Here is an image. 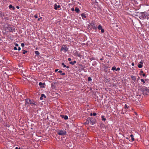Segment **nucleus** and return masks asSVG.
<instances>
[{
	"instance_id": "1",
	"label": "nucleus",
	"mask_w": 149,
	"mask_h": 149,
	"mask_svg": "<svg viewBox=\"0 0 149 149\" xmlns=\"http://www.w3.org/2000/svg\"><path fill=\"white\" fill-rule=\"evenodd\" d=\"M96 121V120L94 118L89 117L87 119L85 124H90L93 125L95 123Z\"/></svg>"
},
{
	"instance_id": "2",
	"label": "nucleus",
	"mask_w": 149,
	"mask_h": 149,
	"mask_svg": "<svg viewBox=\"0 0 149 149\" xmlns=\"http://www.w3.org/2000/svg\"><path fill=\"white\" fill-rule=\"evenodd\" d=\"M141 91H142L143 95H147L149 93V89L146 87L141 88Z\"/></svg>"
},
{
	"instance_id": "3",
	"label": "nucleus",
	"mask_w": 149,
	"mask_h": 149,
	"mask_svg": "<svg viewBox=\"0 0 149 149\" xmlns=\"http://www.w3.org/2000/svg\"><path fill=\"white\" fill-rule=\"evenodd\" d=\"M32 101L31 100L26 99L25 101V105H26L27 107L30 105Z\"/></svg>"
},
{
	"instance_id": "4",
	"label": "nucleus",
	"mask_w": 149,
	"mask_h": 149,
	"mask_svg": "<svg viewBox=\"0 0 149 149\" xmlns=\"http://www.w3.org/2000/svg\"><path fill=\"white\" fill-rule=\"evenodd\" d=\"M57 133L58 135L62 136L65 135L66 134V131L63 130H59Z\"/></svg>"
},
{
	"instance_id": "5",
	"label": "nucleus",
	"mask_w": 149,
	"mask_h": 149,
	"mask_svg": "<svg viewBox=\"0 0 149 149\" xmlns=\"http://www.w3.org/2000/svg\"><path fill=\"white\" fill-rule=\"evenodd\" d=\"M7 30L8 31L13 32L15 31V29L14 27H11L10 26H8L7 28Z\"/></svg>"
},
{
	"instance_id": "6",
	"label": "nucleus",
	"mask_w": 149,
	"mask_h": 149,
	"mask_svg": "<svg viewBox=\"0 0 149 149\" xmlns=\"http://www.w3.org/2000/svg\"><path fill=\"white\" fill-rule=\"evenodd\" d=\"M61 51H64L65 52H67L68 51V48L66 47L65 45H63L61 49Z\"/></svg>"
},
{
	"instance_id": "7",
	"label": "nucleus",
	"mask_w": 149,
	"mask_h": 149,
	"mask_svg": "<svg viewBox=\"0 0 149 149\" xmlns=\"http://www.w3.org/2000/svg\"><path fill=\"white\" fill-rule=\"evenodd\" d=\"M90 26L91 28L96 30L97 29V26L95 25V23L93 22L91 23Z\"/></svg>"
},
{
	"instance_id": "8",
	"label": "nucleus",
	"mask_w": 149,
	"mask_h": 149,
	"mask_svg": "<svg viewBox=\"0 0 149 149\" xmlns=\"http://www.w3.org/2000/svg\"><path fill=\"white\" fill-rule=\"evenodd\" d=\"M54 9L55 10H58V8H59L61 7L60 5H57L56 4H55L54 5Z\"/></svg>"
},
{
	"instance_id": "9",
	"label": "nucleus",
	"mask_w": 149,
	"mask_h": 149,
	"mask_svg": "<svg viewBox=\"0 0 149 149\" xmlns=\"http://www.w3.org/2000/svg\"><path fill=\"white\" fill-rule=\"evenodd\" d=\"M9 8L11 10H14L15 9V8L12 5H10L9 6Z\"/></svg>"
},
{
	"instance_id": "10",
	"label": "nucleus",
	"mask_w": 149,
	"mask_h": 149,
	"mask_svg": "<svg viewBox=\"0 0 149 149\" xmlns=\"http://www.w3.org/2000/svg\"><path fill=\"white\" fill-rule=\"evenodd\" d=\"M124 108L125 109H127V111L128 110H130L129 106H128L127 104H125L124 106Z\"/></svg>"
},
{
	"instance_id": "11",
	"label": "nucleus",
	"mask_w": 149,
	"mask_h": 149,
	"mask_svg": "<svg viewBox=\"0 0 149 149\" xmlns=\"http://www.w3.org/2000/svg\"><path fill=\"white\" fill-rule=\"evenodd\" d=\"M81 15L83 19H84V18H86V15L84 13H82L81 14Z\"/></svg>"
},
{
	"instance_id": "12",
	"label": "nucleus",
	"mask_w": 149,
	"mask_h": 149,
	"mask_svg": "<svg viewBox=\"0 0 149 149\" xmlns=\"http://www.w3.org/2000/svg\"><path fill=\"white\" fill-rule=\"evenodd\" d=\"M131 77L132 79V80L134 81H136V78L135 76H134L133 75H131Z\"/></svg>"
},
{
	"instance_id": "13",
	"label": "nucleus",
	"mask_w": 149,
	"mask_h": 149,
	"mask_svg": "<svg viewBox=\"0 0 149 149\" xmlns=\"http://www.w3.org/2000/svg\"><path fill=\"white\" fill-rule=\"evenodd\" d=\"M32 106L33 108H35L36 106V104L35 103L33 102H32L31 104L30 105Z\"/></svg>"
},
{
	"instance_id": "14",
	"label": "nucleus",
	"mask_w": 149,
	"mask_h": 149,
	"mask_svg": "<svg viewBox=\"0 0 149 149\" xmlns=\"http://www.w3.org/2000/svg\"><path fill=\"white\" fill-rule=\"evenodd\" d=\"M43 97L46 98V96L44 94H42L41 95V96L40 97V100H42L43 99Z\"/></svg>"
},
{
	"instance_id": "15",
	"label": "nucleus",
	"mask_w": 149,
	"mask_h": 149,
	"mask_svg": "<svg viewBox=\"0 0 149 149\" xmlns=\"http://www.w3.org/2000/svg\"><path fill=\"white\" fill-rule=\"evenodd\" d=\"M75 11L77 13H78L79 11H80V10H79V8H77V7H76L75 8Z\"/></svg>"
},
{
	"instance_id": "16",
	"label": "nucleus",
	"mask_w": 149,
	"mask_h": 149,
	"mask_svg": "<svg viewBox=\"0 0 149 149\" xmlns=\"http://www.w3.org/2000/svg\"><path fill=\"white\" fill-rule=\"evenodd\" d=\"M76 63V61H74L73 62L70 61L69 63L70 64L73 65Z\"/></svg>"
},
{
	"instance_id": "17",
	"label": "nucleus",
	"mask_w": 149,
	"mask_h": 149,
	"mask_svg": "<svg viewBox=\"0 0 149 149\" xmlns=\"http://www.w3.org/2000/svg\"><path fill=\"white\" fill-rule=\"evenodd\" d=\"M105 116H101L102 120L105 121L106 120V118L104 117Z\"/></svg>"
},
{
	"instance_id": "18",
	"label": "nucleus",
	"mask_w": 149,
	"mask_h": 149,
	"mask_svg": "<svg viewBox=\"0 0 149 149\" xmlns=\"http://www.w3.org/2000/svg\"><path fill=\"white\" fill-rule=\"evenodd\" d=\"M130 137L131 138V139L132 140V141H134V136H133V135L131 134L130 135Z\"/></svg>"
},
{
	"instance_id": "19",
	"label": "nucleus",
	"mask_w": 149,
	"mask_h": 149,
	"mask_svg": "<svg viewBox=\"0 0 149 149\" xmlns=\"http://www.w3.org/2000/svg\"><path fill=\"white\" fill-rule=\"evenodd\" d=\"M97 28L99 30H101L102 29V27L101 25H99L98 26Z\"/></svg>"
},
{
	"instance_id": "20",
	"label": "nucleus",
	"mask_w": 149,
	"mask_h": 149,
	"mask_svg": "<svg viewBox=\"0 0 149 149\" xmlns=\"http://www.w3.org/2000/svg\"><path fill=\"white\" fill-rule=\"evenodd\" d=\"M143 65L141 64H139L138 65V66L139 68H142L143 67Z\"/></svg>"
},
{
	"instance_id": "21",
	"label": "nucleus",
	"mask_w": 149,
	"mask_h": 149,
	"mask_svg": "<svg viewBox=\"0 0 149 149\" xmlns=\"http://www.w3.org/2000/svg\"><path fill=\"white\" fill-rule=\"evenodd\" d=\"M35 54L37 55H39L40 54L39 52L37 51H36L35 52Z\"/></svg>"
},
{
	"instance_id": "22",
	"label": "nucleus",
	"mask_w": 149,
	"mask_h": 149,
	"mask_svg": "<svg viewBox=\"0 0 149 149\" xmlns=\"http://www.w3.org/2000/svg\"><path fill=\"white\" fill-rule=\"evenodd\" d=\"M45 83H42L41 82H40L39 84V85L41 87H43L42 86V84H44Z\"/></svg>"
},
{
	"instance_id": "23",
	"label": "nucleus",
	"mask_w": 149,
	"mask_h": 149,
	"mask_svg": "<svg viewBox=\"0 0 149 149\" xmlns=\"http://www.w3.org/2000/svg\"><path fill=\"white\" fill-rule=\"evenodd\" d=\"M64 119L65 120L68 119V116L66 115L64 117Z\"/></svg>"
},
{
	"instance_id": "24",
	"label": "nucleus",
	"mask_w": 149,
	"mask_h": 149,
	"mask_svg": "<svg viewBox=\"0 0 149 149\" xmlns=\"http://www.w3.org/2000/svg\"><path fill=\"white\" fill-rule=\"evenodd\" d=\"M116 67H115V66L113 67L111 69V70H116Z\"/></svg>"
},
{
	"instance_id": "25",
	"label": "nucleus",
	"mask_w": 149,
	"mask_h": 149,
	"mask_svg": "<svg viewBox=\"0 0 149 149\" xmlns=\"http://www.w3.org/2000/svg\"><path fill=\"white\" fill-rule=\"evenodd\" d=\"M61 65L63 66V67L64 68H65L66 67V65H65L64 64V63H61Z\"/></svg>"
},
{
	"instance_id": "26",
	"label": "nucleus",
	"mask_w": 149,
	"mask_h": 149,
	"mask_svg": "<svg viewBox=\"0 0 149 149\" xmlns=\"http://www.w3.org/2000/svg\"><path fill=\"white\" fill-rule=\"evenodd\" d=\"M141 81L143 83V84H144L145 83V81H144V79H141Z\"/></svg>"
},
{
	"instance_id": "27",
	"label": "nucleus",
	"mask_w": 149,
	"mask_h": 149,
	"mask_svg": "<svg viewBox=\"0 0 149 149\" xmlns=\"http://www.w3.org/2000/svg\"><path fill=\"white\" fill-rule=\"evenodd\" d=\"M101 30V33H104V30L103 29H102Z\"/></svg>"
},
{
	"instance_id": "28",
	"label": "nucleus",
	"mask_w": 149,
	"mask_h": 149,
	"mask_svg": "<svg viewBox=\"0 0 149 149\" xmlns=\"http://www.w3.org/2000/svg\"><path fill=\"white\" fill-rule=\"evenodd\" d=\"M88 81H90L92 80V79L90 77H88Z\"/></svg>"
},
{
	"instance_id": "29",
	"label": "nucleus",
	"mask_w": 149,
	"mask_h": 149,
	"mask_svg": "<svg viewBox=\"0 0 149 149\" xmlns=\"http://www.w3.org/2000/svg\"><path fill=\"white\" fill-rule=\"evenodd\" d=\"M23 54H25L27 52V51H25V50H23Z\"/></svg>"
},
{
	"instance_id": "30",
	"label": "nucleus",
	"mask_w": 149,
	"mask_h": 149,
	"mask_svg": "<svg viewBox=\"0 0 149 149\" xmlns=\"http://www.w3.org/2000/svg\"><path fill=\"white\" fill-rule=\"evenodd\" d=\"M92 115H93V116H95L97 115V114L95 113H92Z\"/></svg>"
},
{
	"instance_id": "31",
	"label": "nucleus",
	"mask_w": 149,
	"mask_h": 149,
	"mask_svg": "<svg viewBox=\"0 0 149 149\" xmlns=\"http://www.w3.org/2000/svg\"><path fill=\"white\" fill-rule=\"evenodd\" d=\"M21 45L22 47H24V43H22Z\"/></svg>"
},
{
	"instance_id": "32",
	"label": "nucleus",
	"mask_w": 149,
	"mask_h": 149,
	"mask_svg": "<svg viewBox=\"0 0 149 149\" xmlns=\"http://www.w3.org/2000/svg\"><path fill=\"white\" fill-rule=\"evenodd\" d=\"M34 17L36 18H38V15H35L34 16Z\"/></svg>"
},
{
	"instance_id": "33",
	"label": "nucleus",
	"mask_w": 149,
	"mask_h": 149,
	"mask_svg": "<svg viewBox=\"0 0 149 149\" xmlns=\"http://www.w3.org/2000/svg\"><path fill=\"white\" fill-rule=\"evenodd\" d=\"M120 70V68H118L117 69H116V71H119Z\"/></svg>"
},
{
	"instance_id": "34",
	"label": "nucleus",
	"mask_w": 149,
	"mask_h": 149,
	"mask_svg": "<svg viewBox=\"0 0 149 149\" xmlns=\"http://www.w3.org/2000/svg\"><path fill=\"white\" fill-rule=\"evenodd\" d=\"M68 60L69 61H71V59L70 58H68Z\"/></svg>"
},
{
	"instance_id": "35",
	"label": "nucleus",
	"mask_w": 149,
	"mask_h": 149,
	"mask_svg": "<svg viewBox=\"0 0 149 149\" xmlns=\"http://www.w3.org/2000/svg\"><path fill=\"white\" fill-rule=\"evenodd\" d=\"M71 10L72 11H74V8H72L71 9Z\"/></svg>"
},
{
	"instance_id": "36",
	"label": "nucleus",
	"mask_w": 149,
	"mask_h": 149,
	"mask_svg": "<svg viewBox=\"0 0 149 149\" xmlns=\"http://www.w3.org/2000/svg\"><path fill=\"white\" fill-rule=\"evenodd\" d=\"M14 49L15 50H17V48L16 47H14Z\"/></svg>"
},
{
	"instance_id": "37",
	"label": "nucleus",
	"mask_w": 149,
	"mask_h": 149,
	"mask_svg": "<svg viewBox=\"0 0 149 149\" xmlns=\"http://www.w3.org/2000/svg\"><path fill=\"white\" fill-rule=\"evenodd\" d=\"M15 149H21L20 147L18 148V147H16L15 148Z\"/></svg>"
},
{
	"instance_id": "38",
	"label": "nucleus",
	"mask_w": 149,
	"mask_h": 149,
	"mask_svg": "<svg viewBox=\"0 0 149 149\" xmlns=\"http://www.w3.org/2000/svg\"><path fill=\"white\" fill-rule=\"evenodd\" d=\"M61 74L62 75H65V73H62Z\"/></svg>"
},
{
	"instance_id": "39",
	"label": "nucleus",
	"mask_w": 149,
	"mask_h": 149,
	"mask_svg": "<svg viewBox=\"0 0 149 149\" xmlns=\"http://www.w3.org/2000/svg\"><path fill=\"white\" fill-rule=\"evenodd\" d=\"M145 15V14L144 13H142V16H144Z\"/></svg>"
},
{
	"instance_id": "40",
	"label": "nucleus",
	"mask_w": 149,
	"mask_h": 149,
	"mask_svg": "<svg viewBox=\"0 0 149 149\" xmlns=\"http://www.w3.org/2000/svg\"><path fill=\"white\" fill-rule=\"evenodd\" d=\"M42 19V17H40V18H39L38 19V21H40V20L41 19Z\"/></svg>"
},
{
	"instance_id": "41",
	"label": "nucleus",
	"mask_w": 149,
	"mask_h": 149,
	"mask_svg": "<svg viewBox=\"0 0 149 149\" xmlns=\"http://www.w3.org/2000/svg\"><path fill=\"white\" fill-rule=\"evenodd\" d=\"M15 45L16 46H18L19 45L17 43H16L15 44Z\"/></svg>"
},
{
	"instance_id": "42",
	"label": "nucleus",
	"mask_w": 149,
	"mask_h": 149,
	"mask_svg": "<svg viewBox=\"0 0 149 149\" xmlns=\"http://www.w3.org/2000/svg\"><path fill=\"white\" fill-rule=\"evenodd\" d=\"M132 66H134V63H132L131 64Z\"/></svg>"
},
{
	"instance_id": "43",
	"label": "nucleus",
	"mask_w": 149,
	"mask_h": 149,
	"mask_svg": "<svg viewBox=\"0 0 149 149\" xmlns=\"http://www.w3.org/2000/svg\"><path fill=\"white\" fill-rule=\"evenodd\" d=\"M21 50V48L20 47H18V50L19 51Z\"/></svg>"
},
{
	"instance_id": "44",
	"label": "nucleus",
	"mask_w": 149,
	"mask_h": 149,
	"mask_svg": "<svg viewBox=\"0 0 149 149\" xmlns=\"http://www.w3.org/2000/svg\"><path fill=\"white\" fill-rule=\"evenodd\" d=\"M16 8L17 9H19V6H16Z\"/></svg>"
},
{
	"instance_id": "45",
	"label": "nucleus",
	"mask_w": 149,
	"mask_h": 149,
	"mask_svg": "<svg viewBox=\"0 0 149 149\" xmlns=\"http://www.w3.org/2000/svg\"><path fill=\"white\" fill-rule=\"evenodd\" d=\"M58 72L59 73H61L62 72V71L61 70H59V71H58Z\"/></svg>"
},
{
	"instance_id": "46",
	"label": "nucleus",
	"mask_w": 149,
	"mask_h": 149,
	"mask_svg": "<svg viewBox=\"0 0 149 149\" xmlns=\"http://www.w3.org/2000/svg\"><path fill=\"white\" fill-rule=\"evenodd\" d=\"M142 75L143 77H144L145 76V74L144 73H143L142 74Z\"/></svg>"
},
{
	"instance_id": "47",
	"label": "nucleus",
	"mask_w": 149,
	"mask_h": 149,
	"mask_svg": "<svg viewBox=\"0 0 149 149\" xmlns=\"http://www.w3.org/2000/svg\"><path fill=\"white\" fill-rule=\"evenodd\" d=\"M140 72L141 73H143V70H141L140 71Z\"/></svg>"
},
{
	"instance_id": "48",
	"label": "nucleus",
	"mask_w": 149,
	"mask_h": 149,
	"mask_svg": "<svg viewBox=\"0 0 149 149\" xmlns=\"http://www.w3.org/2000/svg\"><path fill=\"white\" fill-rule=\"evenodd\" d=\"M125 138L126 139H129V138H130L127 137H125Z\"/></svg>"
},
{
	"instance_id": "49",
	"label": "nucleus",
	"mask_w": 149,
	"mask_h": 149,
	"mask_svg": "<svg viewBox=\"0 0 149 149\" xmlns=\"http://www.w3.org/2000/svg\"><path fill=\"white\" fill-rule=\"evenodd\" d=\"M58 70V69H56L55 70V71L56 72H57Z\"/></svg>"
},
{
	"instance_id": "50",
	"label": "nucleus",
	"mask_w": 149,
	"mask_h": 149,
	"mask_svg": "<svg viewBox=\"0 0 149 149\" xmlns=\"http://www.w3.org/2000/svg\"><path fill=\"white\" fill-rule=\"evenodd\" d=\"M139 63H141L140 64H143V63H142V62L141 61Z\"/></svg>"
},
{
	"instance_id": "51",
	"label": "nucleus",
	"mask_w": 149,
	"mask_h": 149,
	"mask_svg": "<svg viewBox=\"0 0 149 149\" xmlns=\"http://www.w3.org/2000/svg\"><path fill=\"white\" fill-rule=\"evenodd\" d=\"M66 67L67 68H69V66H66Z\"/></svg>"
},
{
	"instance_id": "52",
	"label": "nucleus",
	"mask_w": 149,
	"mask_h": 149,
	"mask_svg": "<svg viewBox=\"0 0 149 149\" xmlns=\"http://www.w3.org/2000/svg\"><path fill=\"white\" fill-rule=\"evenodd\" d=\"M139 23H140V24H142V23L141 22V21H140V20H139Z\"/></svg>"
},
{
	"instance_id": "53",
	"label": "nucleus",
	"mask_w": 149,
	"mask_h": 149,
	"mask_svg": "<svg viewBox=\"0 0 149 149\" xmlns=\"http://www.w3.org/2000/svg\"><path fill=\"white\" fill-rule=\"evenodd\" d=\"M92 113H90V116H93V115H92Z\"/></svg>"
},
{
	"instance_id": "54",
	"label": "nucleus",
	"mask_w": 149,
	"mask_h": 149,
	"mask_svg": "<svg viewBox=\"0 0 149 149\" xmlns=\"http://www.w3.org/2000/svg\"><path fill=\"white\" fill-rule=\"evenodd\" d=\"M134 113H135V114L136 115H137V113H136V112H134Z\"/></svg>"
},
{
	"instance_id": "55",
	"label": "nucleus",
	"mask_w": 149,
	"mask_h": 149,
	"mask_svg": "<svg viewBox=\"0 0 149 149\" xmlns=\"http://www.w3.org/2000/svg\"><path fill=\"white\" fill-rule=\"evenodd\" d=\"M139 77L137 79V80H139Z\"/></svg>"
},
{
	"instance_id": "56",
	"label": "nucleus",
	"mask_w": 149,
	"mask_h": 149,
	"mask_svg": "<svg viewBox=\"0 0 149 149\" xmlns=\"http://www.w3.org/2000/svg\"><path fill=\"white\" fill-rule=\"evenodd\" d=\"M100 59V60H102L103 59L102 58H101Z\"/></svg>"
},
{
	"instance_id": "57",
	"label": "nucleus",
	"mask_w": 149,
	"mask_h": 149,
	"mask_svg": "<svg viewBox=\"0 0 149 149\" xmlns=\"http://www.w3.org/2000/svg\"><path fill=\"white\" fill-rule=\"evenodd\" d=\"M1 40V39L0 38V40Z\"/></svg>"
}]
</instances>
